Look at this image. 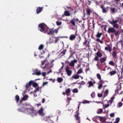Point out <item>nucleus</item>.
Listing matches in <instances>:
<instances>
[{"instance_id": "1", "label": "nucleus", "mask_w": 123, "mask_h": 123, "mask_svg": "<svg viewBox=\"0 0 123 123\" xmlns=\"http://www.w3.org/2000/svg\"><path fill=\"white\" fill-rule=\"evenodd\" d=\"M119 21L116 20H113L112 21H110V23L113 25V28H115L116 29H117L119 27V25L117 24V22H118Z\"/></svg>"}, {"instance_id": "2", "label": "nucleus", "mask_w": 123, "mask_h": 123, "mask_svg": "<svg viewBox=\"0 0 123 123\" xmlns=\"http://www.w3.org/2000/svg\"><path fill=\"white\" fill-rule=\"evenodd\" d=\"M97 56H95L94 58V60L97 61H98L99 60V57H101L102 56V54L100 51H98L96 53H95Z\"/></svg>"}, {"instance_id": "3", "label": "nucleus", "mask_w": 123, "mask_h": 123, "mask_svg": "<svg viewBox=\"0 0 123 123\" xmlns=\"http://www.w3.org/2000/svg\"><path fill=\"white\" fill-rule=\"evenodd\" d=\"M26 111H27V112H25L26 113L28 114H30L31 115V116L33 115L32 114L33 113H34L35 114V115H36V116L37 115V112H36L35 111H34L33 110V109L30 108H26Z\"/></svg>"}, {"instance_id": "4", "label": "nucleus", "mask_w": 123, "mask_h": 123, "mask_svg": "<svg viewBox=\"0 0 123 123\" xmlns=\"http://www.w3.org/2000/svg\"><path fill=\"white\" fill-rule=\"evenodd\" d=\"M79 22V23L80 22L79 21V19L78 18H74L71 20L70 23L72 25H73L74 26H75V22Z\"/></svg>"}, {"instance_id": "5", "label": "nucleus", "mask_w": 123, "mask_h": 123, "mask_svg": "<svg viewBox=\"0 0 123 123\" xmlns=\"http://www.w3.org/2000/svg\"><path fill=\"white\" fill-rule=\"evenodd\" d=\"M53 118V120H54V117L53 116L52 117H50L48 116L47 117V116H44L43 117L42 119L44 121H49V120H52L51 118Z\"/></svg>"}, {"instance_id": "6", "label": "nucleus", "mask_w": 123, "mask_h": 123, "mask_svg": "<svg viewBox=\"0 0 123 123\" xmlns=\"http://www.w3.org/2000/svg\"><path fill=\"white\" fill-rule=\"evenodd\" d=\"M38 29L41 32L43 31L45 29V28L43 25V24L41 23L39 24L38 25Z\"/></svg>"}, {"instance_id": "7", "label": "nucleus", "mask_w": 123, "mask_h": 123, "mask_svg": "<svg viewBox=\"0 0 123 123\" xmlns=\"http://www.w3.org/2000/svg\"><path fill=\"white\" fill-rule=\"evenodd\" d=\"M117 51V50L116 51L115 50L113 51L112 52V57L113 60L115 61V60L116 59V61H117L118 58L117 55L116 53Z\"/></svg>"}, {"instance_id": "8", "label": "nucleus", "mask_w": 123, "mask_h": 123, "mask_svg": "<svg viewBox=\"0 0 123 123\" xmlns=\"http://www.w3.org/2000/svg\"><path fill=\"white\" fill-rule=\"evenodd\" d=\"M116 30L114 28H109L107 32L109 33H114L115 32Z\"/></svg>"}, {"instance_id": "9", "label": "nucleus", "mask_w": 123, "mask_h": 123, "mask_svg": "<svg viewBox=\"0 0 123 123\" xmlns=\"http://www.w3.org/2000/svg\"><path fill=\"white\" fill-rule=\"evenodd\" d=\"M69 68L68 66H67L66 68V71L67 74L68 76H70L71 75L72 73V71L69 70Z\"/></svg>"}, {"instance_id": "10", "label": "nucleus", "mask_w": 123, "mask_h": 123, "mask_svg": "<svg viewBox=\"0 0 123 123\" xmlns=\"http://www.w3.org/2000/svg\"><path fill=\"white\" fill-rule=\"evenodd\" d=\"M43 108L41 107L38 111V112L40 114V115L42 116H43L45 115V114L43 112Z\"/></svg>"}, {"instance_id": "11", "label": "nucleus", "mask_w": 123, "mask_h": 123, "mask_svg": "<svg viewBox=\"0 0 123 123\" xmlns=\"http://www.w3.org/2000/svg\"><path fill=\"white\" fill-rule=\"evenodd\" d=\"M26 108L24 107H22L20 108H18V111H19L21 112H27L26 111Z\"/></svg>"}, {"instance_id": "12", "label": "nucleus", "mask_w": 123, "mask_h": 123, "mask_svg": "<svg viewBox=\"0 0 123 123\" xmlns=\"http://www.w3.org/2000/svg\"><path fill=\"white\" fill-rule=\"evenodd\" d=\"M54 28L52 29H49V31L50 33L52 34H53V33H55L56 34H57L58 32V29H55V30H54Z\"/></svg>"}, {"instance_id": "13", "label": "nucleus", "mask_w": 123, "mask_h": 123, "mask_svg": "<svg viewBox=\"0 0 123 123\" xmlns=\"http://www.w3.org/2000/svg\"><path fill=\"white\" fill-rule=\"evenodd\" d=\"M77 113V114H75L74 116L76 118V120H78L79 123H80V117L78 116L79 115V113L78 112Z\"/></svg>"}, {"instance_id": "14", "label": "nucleus", "mask_w": 123, "mask_h": 123, "mask_svg": "<svg viewBox=\"0 0 123 123\" xmlns=\"http://www.w3.org/2000/svg\"><path fill=\"white\" fill-rule=\"evenodd\" d=\"M43 7H39L37 8L36 9V12L37 14H38L40 12L43 10Z\"/></svg>"}, {"instance_id": "15", "label": "nucleus", "mask_w": 123, "mask_h": 123, "mask_svg": "<svg viewBox=\"0 0 123 123\" xmlns=\"http://www.w3.org/2000/svg\"><path fill=\"white\" fill-rule=\"evenodd\" d=\"M79 75L74 74L72 77L71 79L72 80H73V79H79Z\"/></svg>"}, {"instance_id": "16", "label": "nucleus", "mask_w": 123, "mask_h": 123, "mask_svg": "<svg viewBox=\"0 0 123 123\" xmlns=\"http://www.w3.org/2000/svg\"><path fill=\"white\" fill-rule=\"evenodd\" d=\"M36 72H35V74L36 75L39 76L41 75V71L39 70L38 71V69H36L35 70Z\"/></svg>"}, {"instance_id": "17", "label": "nucleus", "mask_w": 123, "mask_h": 123, "mask_svg": "<svg viewBox=\"0 0 123 123\" xmlns=\"http://www.w3.org/2000/svg\"><path fill=\"white\" fill-rule=\"evenodd\" d=\"M76 37L75 35H71L69 37V39L71 41L74 40Z\"/></svg>"}, {"instance_id": "18", "label": "nucleus", "mask_w": 123, "mask_h": 123, "mask_svg": "<svg viewBox=\"0 0 123 123\" xmlns=\"http://www.w3.org/2000/svg\"><path fill=\"white\" fill-rule=\"evenodd\" d=\"M105 50L108 51L110 52H111L112 51V49L111 47L108 45V47H105Z\"/></svg>"}, {"instance_id": "19", "label": "nucleus", "mask_w": 123, "mask_h": 123, "mask_svg": "<svg viewBox=\"0 0 123 123\" xmlns=\"http://www.w3.org/2000/svg\"><path fill=\"white\" fill-rule=\"evenodd\" d=\"M98 117L100 118V120L101 121L104 123L106 119L104 117H102L100 116H98Z\"/></svg>"}, {"instance_id": "20", "label": "nucleus", "mask_w": 123, "mask_h": 123, "mask_svg": "<svg viewBox=\"0 0 123 123\" xmlns=\"http://www.w3.org/2000/svg\"><path fill=\"white\" fill-rule=\"evenodd\" d=\"M106 58L107 57H105L101 58L100 60V62L101 63H102L104 62H105L106 61Z\"/></svg>"}, {"instance_id": "21", "label": "nucleus", "mask_w": 123, "mask_h": 123, "mask_svg": "<svg viewBox=\"0 0 123 123\" xmlns=\"http://www.w3.org/2000/svg\"><path fill=\"white\" fill-rule=\"evenodd\" d=\"M86 13L87 15L89 16L90 15L91 13L92 12V11L89 9H86Z\"/></svg>"}, {"instance_id": "22", "label": "nucleus", "mask_w": 123, "mask_h": 123, "mask_svg": "<svg viewBox=\"0 0 123 123\" xmlns=\"http://www.w3.org/2000/svg\"><path fill=\"white\" fill-rule=\"evenodd\" d=\"M65 15L67 16H69L70 15V14L69 12L68 11H65L64 12Z\"/></svg>"}, {"instance_id": "23", "label": "nucleus", "mask_w": 123, "mask_h": 123, "mask_svg": "<svg viewBox=\"0 0 123 123\" xmlns=\"http://www.w3.org/2000/svg\"><path fill=\"white\" fill-rule=\"evenodd\" d=\"M33 81L32 80H31L28 83V85L27 84L26 85V87H29V86H30L31 85H32L33 83Z\"/></svg>"}, {"instance_id": "24", "label": "nucleus", "mask_w": 123, "mask_h": 123, "mask_svg": "<svg viewBox=\"0 0 123 123\" xmlns=\"http://www.w3.org/2000/svg\"><path fill=\"white\" fill-rule=\"evenodd\" d=\"M19 97L18 95H17L15 96V100L16 101L17 103H18V101L19 100Z\"/></svg>"}, {"instance_id": "25", "label": "nucleus", "mask_w": 123, "mask_h": 123, "mask_svg": "<svg viewBox=\"0 0 123 123\" xmlns=\"http://www.w3.org/2000/svg\"><path fill=\"white\" fill-rule=\"evenodd\" d=\"M100 8L102 9V11L103 13H105L107 11L106 10L105 8L102 5L100 6Z\"/></svg>"}, {"instance_id": "26", "label": "nucleus", "mask_w": 123, "mask_h": 123, "mask_svg": "<svg viewBox=\"0 0 123 123\" xmlns=\"http://www.w3.org/2000/svg\"><path fill=\"white\" fill-rule=\"evenodd\" d=\"M109 65H111L113 66H115L114 63L112 61H109Z\"/></svg>"}, {"instance_id": "27", "label": "nucleus", "mask_w": 123, "mask_h": 123, "mask_svg": "<svg viewBox=\"0 0 123 123\" xmlns=\"http://www.w3.org/2000/svg\"><path fill=\"white\" fill-rule=\"evenodd\" d=\"M116 73V72L115 71L113 70L110 72V75H113L115 74Z\"/></svg>"}, {"instance_id": "28", "label": "nucleus", "mask_w": 123, "mask_h": 123, "mask_svg": "<svg viewBox=\"0 0 123 123\" xmlns=\"http://www.w3.org/2000/svg\"><path fill=\"white\" fill-rule=\"evenodd\" d=\"M110 9L111 12V13H115V12L116 9L114 8H110Z\"/></svg>"}, {"instance_id": "29", "label": "nucleus", "mask_w": 123, "mask_h": 123, "mask_svg": "<svg viewBox=\"0 0 123 123\" xmlns=\"http://www.w3.org/2000/svg\"><path fill=\"white\" fill-rule=\"evenodd\" d=\"M103 112V110L101 109H99L98 110V111L97 112L98 114L101 113Z\"/></svg>"}, {"instance_id": "30", "label": "nucleus", "mask_w": 123, "mask_h": 123, "mask_svg": "<svg viewBox=\"0 0 123 123\" xmlns=\"http://www.w3.org/2000/svg\"><path fill=\"white\" fill-rule=\"evenodd\" d=\"M63 80V79L61 77L58 78H57V81L59 83L62 82Z\"/></svg>"}, {"instance_id": "31", "label": "nucleus", "mask_w": 123, "mask_h": 123, "mask_svg": "<svg viewBox=\"0 0 123 123\" xmlns=\"http://www.w3.org/2000/svg\"><path fill=\"white\" fill-rule=\"evenodd\" d=\"M32 86L33 87L36 88V87L38 86V85L36 83L33 82L32 84Z\"/></svg>"}, {"instance_id": "32", "label": "nucleus", "mask_w": 123, "mask_h": 123, "mask_svg": "<svg viewBox=\"0 0 123 123\" xmlns=\"http://www.w3.org/2000/svg\"><path fill=\"white\" fill-rule=\"evenodd\" d=\"M43 44H41L39 45L38 49L39 50H41L43 49Z\"/></svg>"}, {"instance_id": "33", "label": "nucleus", "mask_w": 123, "mask_h": 123, "mask_svg": "<svg viewBox=\"0 0 123 123\" xmlns=\"http://www.w3.org/2000/svg\"><path fill=\"white\" fill-rule=\"evenodd\" d=\"M82 72V68H80L78 70V72L77 73V74H79L81 73Z\"/></svg>"}, {"instance_id": "34", "label": "nucleus", "mask_w": 123, "mask_h": 123, "mask_svg": "<svg viewBox=\"0 0 123 123\" xmlns=\"http://www.w3.org/2000/svg\"><path fill=\"white\" fill-rule=\"evenodd\" d=\"M88 84L89 85L88 86V87H90V86H92L93 85L92 82L91 81H90L89 82Z\"/></svg>"}, {"instance_id": "35", "label": "nucleus", "mask_w": 123, "mask_h": 123, "mask_svg": "<svg viewBox=\"0 0 123 123\" xmlns=\"http://www.w3.org/2000/svg\"><path fill=\"white\" fill-rule=\"evenodd\" d=\"M67 51L66 49H65L63 50L61 52V53L62 54V55H64L65 54L66 52Z\"/></svg>"}, {"instance_id": "36", "label": "nucleus", "mask_w": 123, "mask_h": 123, "mask_svg": "<svg viewBox=\"0 0 123 123\" xmlns=\"http://www.w3.org/2000/svg\"><path fill=\"white\" fill-rule=\"evenodd\" d=\"M102 34V33H100L99 32H98L96 35V37H97L99 38Z\"/></svg>"}, {"instance_id": "37", "label": "nucleus", "mask_w": 123, "mask_h": 123, "mask_svg": "<svg viewBox=\"0 0 123 123\" xmlns=\"http://www.w3.org/2000/svg\"><path fill=\"white\" fill-rule=\"evenodd\" d=\"M109 104H107L105 105H103V106L104 107V108H107L109 106Z\"/></svg>"}, {"instance_id": "38", "label": "nucleus", "mask_w": 123, "mask_h": 123, "mask_svg": "<svg viewBox=\"0 0 123 123\" xmlns=\"http://www.w3.org/2000/svg\"><path fill=\"white\" fill-rule=\"evenodd\" d=\"M56 25H60L62 24V22H59L58 21H57L56 22Z\"/></svg>"}, {"instance_id": "39", "label": "nucleus", "mask_w": 123, "mask_h": 123, "mask_svg": "<svg viewBox=\"0 0 123 123\" xmlns=\"http://www.w3.org/2000/svg\"><path fill=\"white\" fill-rule=\"evenodd\" d=\"M91 96L92 98H95V94L94 92H92V93L91 94Z\"/></svg>"}, {"instance_id": "40", "label": "nucleus", "mask_w": 123, "mask_h": 123, "mask_svg": "<svg viewBox=\"0 0 123 123\" xmlns=\"http://www.w3.org/2000/svg\"><path fill=\"white\" fill-rule=\"evenodd\" d=\"M69 65L71 67H73L74 66V64L72 61H71L69 64Z\"/></svg>"}, {"instance_id": "41", "label": "nucleus", "mask_w": 123, "mask_h": 123, "mask_svg": "<svg viewBox=\"0 0 123 123\" xmlns=\"http://www.w3.org/2000/svg\"><path fill=\"white\" fill-rule=\"evenodd\" d=\"M102 86V83H100V84L98 86V88L99 89H101Z\"/></svg>"}, {"instance_id": "42", "label": "nucleus", "mask_w": 123, "mask_h": 123, "mask_svg": "<svg viewBox=\"0 0 123 123\" xmlns=\"http://www.w3.org/2000/svg\"><path fill=\"white\" fill-rule=\"evenodd\" d=\"M72 91L74 93H77L78 92V90L77 88H75Z\"/></svg>"}, {"instance_id": "43", "label": "nucleus", "mask_w": 123, "mask_h": 123, "mask_svg": "<svg viewBox=\"0 0 123 123\" xmlns=\"http://www.w3.org/2000/svg\"><path fill=\"white\" fill-rule=\"evenodd\" d=\"M97 77L100 80H101V76L99 74H97Z\"/></svg>"}, {"instance_id": "44", "label": "nucleus", "mask_w": 123, "mask_h": 123, "mask_svg": "<svg viewBox=\"0 0 123 123\" xmlns=\"http://www.w3.org/2000/svg\"><path fill=\"white\" fill-rule=\"evenodd\" d=\"M70 90L69 88L67 89L66 91V93H69L70 92Z\"/></svg>"}, {"instance_id": "45", "label": "nucleus", "mask_w": 123, "mask_h": 123, "mask_svg": "<svg viewBox=\"0 0 123 123\" xmlns=\"http://www.w3.org/2000/svg\"><path fill=\"white\" fill-rule=\"evenodd\" d=\"M67 8L69 9H70L69 10L70 12L73 11L74 9L72 8L71 7H69L68 6H67Z\"/></svg>"}, {"instance_id": "46", "label": "nucleus", "mask_w": 123, "mask_h": 123, "mask_svg": "<svg viewBox=\"0 0 123 123\" xmlns=\"http://www.w3.org/2000/svg\"><path fill=\"white\" fill-rule=\"evenodd\" d=\"M85 40L84 42L83 43V46H85V45H86L87 42V40H86V38L85 37Z\"/></svg>"}, {"instance_id": "47", "label": "nucleus", "mask_w": 123, "mask_h": 123, "mask_svg": "<svg viewBox=\"0 0 123 123\" xmlns=\"http://www.w3.org/2000/svg\"><path fill=\"white\" fill-rule=\"evenodd\" d=\"M39 87H37L34 90V92H36L37 91H39Z\"/></svg>"}, {"instance_id": "48", "label": "nucleus", "mask_w": 123, "mask_h": 123, "mask_svg": "<svg viewBox=\"0 0 123 123\" xmlns=\"http://www.w3.org/2000/svg\"><path fill=\"white\" fill-rule=\"evenodd\" d=\"M49 64V63L46 64L45 66L43 67V68H47Z\"/></svg>"}, {"instance_id": "49", "label": "nucleus", "mask_w": 123, "mask_h": 123, "mask_svg": "<svg viewBox=\"0 0 123 123\" xmlns=\"http://www.w3.org/2000/svg\"><path fill=\"white\" fill-rule=\"evenodd\" d=\"M114 33H115V34L116 37L118 35H119L118 32L117 31H115V32Z\"/></svg>"}, {"instance_id": "50", "label": "nucleus", "mask_w": 123, "mask_h": 123, "mask_svg": "<svg viewBox=\"0 0 123 123\" xmlns=\"http://www.w3.org/2000/svg\"><path fill=\"white\" fill-rule=\"evenodd\" d=\"M123 105V103L121 102H119L118 104V105L119 107H121Z\"/></svg>"}, {"instance_id": "51", "label": "nucleus", "mask_w": 123, "mask_h": 123, "mask_svg": "<svg viewBox=\"0 0 123 123\" xmlns=\"http://www.w3.org/2000/svg\"><path fill=\"white\" fill-rule=\"evenodd\" d=\"M82 103L84 104L85 103H89V101L87 100H85L83 101Z\"/></svg>"}, {"instance_id": "52", "label": "nucleus", "mask_w": 123, "mask_h": 123, "mask_svg": "<svg viewBox=\"0 0 123 123\" xmlns=\"http://www.w3.org/2000/svg\"><path fill=\"white\" fill-rule=\"evenodd\" d=\"M28 95H25V96H24L22 98V100H25L26 99V98H28Z\"/></svg>"}, {"instance_id": "53", "label": "nucleus", "mask_w": 123, "mask_h": 123, "mask_svg": "<svg viewBox=\"0 0 123 123\" xmlns=\"http://www.w3.org/2000/svg\"><path fill=\"white\" fill-rule=\"evenodd\" d=\"M28 95H25V96H24L22 98V100H25L26 99V98H28Z\"/></svg>"}, {"instance_id": "54", "label": "nucleus", "mask_w": 123, "mask_h": 123, "mask_svg": "<svg viewBox=\"0 0 123 123\" xmlns=\"http://www.w3.org/2000/svg\"><path fill=\"white\" fill-rule=\"evenodd\" d=\"M54 38H55V41L54 43H55L57 42L58 40L59 39L58 37H54Z\"/></svg>"}, {"instance_id": "55", "label": "nucleus", "mask_w": 123, "mask_h": 123, "mask_svg": "<svg viewBox=\"0 0 123 123\" xmlns=\"http://www.w3.org/2000/svg\"><path fill=\"white\" fill-rule=\"evenodd\" d=\"M121 75L122 76L123 74V64L122 66V68H121Z\"/></svg>"}, {"instance_id": "56", "label": "nucleus", "mask_w": 123, "mask_h": 123, "mask_svg": "<svg viewBox=\"0 0 123 123\" xmlns=\"http://www.w3.org/2000/svg\"><path fill=\"white\" fill-rule=\"evenodd\" d=\"M81 85H84L86 84V83L83 81H82L80 82Z\"/></svg>"}, {"instance_id": "57", "label": "nucleus", "mask_w": 123, "mask_h": 123, "mask_svg": "<svg viewBox=\"0 0 123 123\" xmlns=\"http://www.w3.org/2000/svg\"><path fill=\"white\" fill-rule=\"evenodd\" d=\"M115 115L113 113H111L110 114V116L111 117H113Z\"/></svg>"}, {"instance_id": "58", "label": "nucleus", "mask_w": 123, "mask_h": 123, "mask_svg": "<svg viewBox=\"0 0 123 123\" xmlns=\"http://www.w3.org/2000/svg\"><path fill=\"white\" fill-rule=\"evenodd\" d=\"M103 95L102 94L98 93V97H102Z\"/></svg>"}, {"instance_id": "59", "label": "nucleus", "mask_w": 123, "mask_h": 123, "mask_svg": "<svg viewBox=\"0 0 123 123\" xmlns=\"http://www.w3.org/2000/svg\"><path fill=\"white\" fill-rule=\"evenodd\" d=\"M119 120H120L119 118H118V117H117V118L116 119L115 121L118 123V122H119Z\"/></svg>"}, {"instance_id": "60", "label": "nucleus", "mask_w": 123, "mask_h": 123, "mask_svg": "<svg viewBox=\"0 0 123 123\" xmlns=\"http://www.w3.org/2000/svg\"><path fill=\"white\" fill-rule=\"evenodd\" d=\"M46 74V73L45 72H43L42 73V75L43 76L45 77Z\"/></svg>"}, {"instance_id": "61", "label": "nucleus", "mask_w": 123, "mask_h": 123, "mask_svg": "<svg viewBox=\"0 0 123 123\" xmlns=\"http://www.w3.org/2000/svg\"><path fill=\"white\" fill-rule=\"evenodd\" d=\"M72 61L74 62V63H76L77 62V60L76 59H74Z\"/></svg>"}, {"instance_id": "62", "label": "nucleus", "mask_w": 123, "mask_h": 123, "mask_svg": "<svg viewBox=\"0 0 123 123\" xmlns=\"http://www.w3.org/2000/svg\"><path fill=\"white\" fill-rule=\"evenodd\" d=\"M94 1V2L96 4V5H98L99 4V2H98L97 0H93Z\"/></svg>"}, {"instance_id": "63", "label": "nucleus", "mask_w": 123, "mask_h": 123, "mask_svg": "<svg viewBox=\"0 0 123 123\" xmlns=\"http://www.w3.org/2000/svg\"><path fill=\"white\" fill-rule=\"evenodd\" d=\"M45 60H44L43 61H42L41 62V65H43L44 64V63H45Z\"/></svg>"}, {"instance_id": "64", "label": "nucleus", "mask_w": 123, "mask_h": 123, "mask_svg": "<svg viewBox=\"0 0 123 123\" xmlns=\"http://www.w3.org/2000/svg\"><path fill=\"white\" fill-rule=\"evenodd\" d=\"M48 84V82H45L43 83V86L46 85Z\"/></svg>"}]
</instances>
